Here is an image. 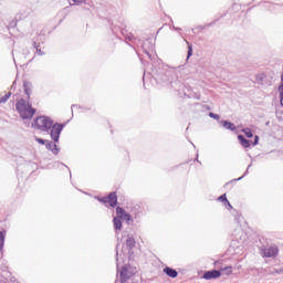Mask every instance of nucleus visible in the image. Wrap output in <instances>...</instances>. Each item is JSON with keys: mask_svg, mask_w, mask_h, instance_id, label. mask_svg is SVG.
Masks as SVG:
<instances>
[{"mask_svg": "<svg viewBox=\"0 0 283 283\" xmlns=\"http://www.w3.org/2000/svg\"><path fill=\"white\" fill-rule=\"evenodd\" d=\"M15 109L18 114L27 120L31 119L34 114H36V108H32V104H30V101H25L23 98L17 102Z\"/></svg>", "mask_w": 283, "mask_h": 283, "instance_id": "obj_1", "label": "nucleus"}, {"mask_svg": "<svg viewBox=\"0 0 283 283\" xmlns=\"http://www.w3.org/2000/svg\"><path fill=\"white\" fill-rule=\"evenodd\" d=\"M52 125H54V123L52 119H50V117L39 116L35 118L33 127L39 132H50V129H52Z\"/></svg>", "mask_w": 283, "mask_h": 283, "instance_id": "obj_2", "label": "nucleus"}, {"mask_svg": "<svg viewBox=\"0 0 283 283\" xmlns=\"http://www.w3.org/2000/svg\"><path fill=\"white\" fill-rule=\"evenodd\" d=\"M261 253L263 258H277L280 250L277 245H271L269 248L261 249Z\"/></svg>", "mask_w": 283, "mask_h": 283, "instance_id": "obj_3", "label": "nucleus"}, {"mask_svg": "<svg viewBox=\"0 0 283 283\" xmlns=\"http://www.w3.org/2000/svg\"><path fill=\"white\" fill-rule=\"evenodd\" d=\"M51 127V138L54 143H59V138L61 137V132H63L64 126L62 124H52Z\"/></svg>", "mask_w": 283, "mask_h": 283, "instance_id": "obj_4", "label": "nucleus"}, {"mask_svg": "<svg viewBox=\"0 0 283 283\" xmlns=\"http://www.w3.org/2000/svg\"><path fill=\"white\" fill-rule=\"evenodd\" d=\"M134 276V272L129 271L127 268H122L119 277H120V283L127 282V280H130Z\"/></svg>", "mask_w": 283, "mask_h": 283, "instance_id": "obj_5", "label": "nucleus"}, {"mask_svg": "<svg viewBox=\"0 0 283 283\" xmlns=\"http://www.w3.org/2000/svg\"><path fill=\"white\" fill-rule=\"evenodd\" d=\"M23 91H24V94L27 95V101H30L32 96V92L34 91V86L32 85V82L24 81Z\"/></svg>", "mask_w": 283, "mask_h": 283, "instance_id": "obj_6", "label": "nucleus"}, {"mask_svg": "<svg viewBox=\"0 0 283 283\" xmlns=\"http://www.w3.org/2000/svg\"><path fill=\"white\" fill-rule=\"evenodd\" d=\"M222 273L218 270H211L203 273V280H218Z\"/></svg>", "mask_w": 283, "mask_h": 283, "instance_id": "obj_7", "label": "nucleus"}, {"mask_svg": "<svg viewBox=\"0 0 283 283\" xmlns=\"http://www.w3.org/2000/svg\"><path fill=\"white\" fill-rule=\"evenodd\" d=\"M116 213L119 220H126V222H129V220H132V216H129V213H127L122 207L116 208Z\"/></svg>", "mask_w": 283, "mask_h": 283, "instance_id": "obj_8", "label": "nucleus"}, {"mask_svg": "<svg viewBox=\"0 0 283 283\" xmlns=\"http://www.w3.org/2000/svg\"><path fill=\"white\" fill-rule=\"evenodd\" d=\"M108 205L109 207H116V205H118V197L116 196V192H111L108 195Z\"/></svg>", "mask_w": 283, "mask_h": 283, "instance_id": "obj_9", "label": "nucleus"}, {"mask_svg": "<svg viewBox=\"0 0 283 283\" xmlns=\"http://www.w3.org/2000/svg\"><path fill=\"white\" fill-rule=\"evenodd\" d=\"M164 273H166V275H168V277H172V279L178 277V271H176L171 268H165Z\"/></svg>", "mask_w": 283, "mask_h": 283, "instance_id": "obj_10", "label": "nucleus"}, {"mask_svg": "<svg viewBox=\"0 0 283 283\" xmlns=\"http://www.w3.org/2000/svg\"><path fill=\"white\" fill-rule=\"evenodd\" d=\"M238 140H239L240 145H242L244 147V149H248V147H251V142L248 140L247 138H244V136L239 135Z\"/></svg>", "mask_w": 283, "mask_h": 283, "instance_id": "obj_11", "label": "nucleus"}, {"mask_svg": "<svg viewBox=\"0 0 283 283\" xmlns=\"http://www.w3.org/2000/svg\"><path fill=\"white\" fill-rule=\"evenodd\" d=\"M221 124L223 125V127L226 129H230V132H235V129H237L235 124H233L231 122L223 120V122H221Z\"/></svg>", "mask_w": 283, "mask_h": 283, "instance_id": "obj_12", "label": "nucleus"}, {"mask_svg": "<svg viewBox=\"0 0 283 283\" xmlns=\"http://www.w3.org/2000/svg\"><path fill=\"white\" fill-rule=\"evenodd\" d=\"M126 247L128 249H134V247H136V239H134V237H129L127 240H126Z\"/></svg>", "mask_w": 283, "mask_h": 283, "instance_id": "obj_13", "label": "nucleus"}, {"mask_svg": "<svg viewBox=\"0 0 283 283\" xmlns=\"http://www.w3.org/2000/svg\"><path fill=\"white\" fill-rule=\"evenodd\" d=\"M220 273H226V275H232L233 274V266L228 265L226 268L220 269Z\"/></svg>", "mask_w": 283, "mask_h": 283, "instance_id": "obj_14", "label": "nucleus"}, {"mask_svg": "<svg viewBox=\"0 0 283 283\" xmlns=\"http://www.w3.org/2000/svg\"><path fill=\"white\" fill-rule=\"evenodd\" d=\"M46 149H51V151H53V154H59V148H57L56 144H53V143L46 144Z\"/></svg>", "mask_w": 283, "mask_h": 283, "instance_id": "obj_15", "label": "nucleus"}, {"mask_svg": "<svg viewBox=\"0 0 283 283\" xmlns=\"http://www.w3.org/2000/svg\"><path fill=\"white\" fill-rule=\"evenodd\" d=\"M113 222H114L115 229L120 230L123 228V222L120 221V219L118 217L114 218Z\"/></svg>", "mask_w": 283, "mask_h": 283, "instance_id": "obj_16", "label": "nucleus"}, {"mask_svg": "<svg viewBox=\"0 0 283 283\" xmlns=\"http://www.w3.org/2000/svg\"><path fill=\"white\" fill-rule=\"evenodd\" d=\"M218 200H219L220 202H227L228 207L232 208V207H231V203L229 202V199H227V193H223L222 196H220V197L218 198Z\"/></svg>", "mask_w": 283, "mask_h": 283, "instance_id": "obj_17", "label": "nucleus"}, {"mask_svg": "<svg viewBox=\"0 0 283 283\" xmlns=\"http://www.w3.org/2000/svg\"><path fill=\"white\" fill-rule=\"evenodd\" d=\"M12 96V93H7L4 96L0 97V104L1 103H8L10 101V97Z\"/></svg>", "mask_w": 283, "mask_h": 283, "instance_id": "obj_18", "label": "nucleus"}, {"mask_svg": "<svg viewBox=\"0 0 283 283\" xmlns=\"http://www.w3.org/2000/svg\"><path fill=\"white\" fill-rule=\"evenodd\" d=\"M242 132L243 134H245L247 138H253V132L251 130V128H245Z\"/></svg>", "mask_w": 283, "mask_h": 283, "instance_id": "obj_19", "label": "nucleus"}, {"mask_svg": "<svg viewBox=\"0 0 283 283\" xmlns=\"http://www.w3.org/2000/svg\"><path fill=\"white\" fill-rule=\"evenodd\" d=\"M280 103L283 106V83L279 86Z\"/></svg>", "mask_w": 283, "mask_h": 283, "instance_id": "obj_20", "label": "nucleus"}, {"mask_svg": "<svg viewBox=\"0 0 283 283\" xmlns=\"http://www.w3.org/2000/svg\"><path fill=\"white\" fill-rule=\"evenodd\" d=\"M6 242V235L0 231V251L3 249V244Z\"/></svg>", "mask_w": 283, "mask_h": 283, "instance_id": "obj_21", "label": "nucleus"}, {"mask_svg": "<svg viewBox=\"0 0 283 283\" xmlns=\"http://www.w3.org/2000/svg\"><path fill=\"white\" fill-rule=\"evenodd\" d=\"M33 45L36 49V53L39 54V56H43V54H45V52H43L41 49H39V46H36V42H34Z\"/></svg>", "mask_w": 283, "mask_h": 283, "instance_id": "obj_22", "label": "nucleus"}, {"mask_svg": "<svg viewBox=\"0 0 283 283\" xmlns=\"http://www.w3.org/2000/svg\"><path fill=\"white\" fill-rule=\"evenodd\" d=\"M210 118H213L214 120H220V115L216 113H209Z\"/></svg>", "mask_w": 283, "mask_h": 283, "instance_id": "obj_23", "label": "nucleus"}, {"mask_svg": "<svg viewBox=\"0 0 283 283\" xmlns=\"http://www.w3.org/2000/svg\"><path fill=\"white\" fill-rule=\"evenodd\" d=\"M36 143H39V145H45V140L39 137H35Z\"/></svg>", "mask_w": 283, "mask_h": 283, "instance_id": "obj_24", "label": "nucleus"}, {"mask_svg": "<svg viewBox=\"0 0 283 283\" xmlns=\"http://www.w3.org/2000/svg\"><path fill=\"white\" fill-rule=\"evenodd\" d=\"M193 54V49L191 46H189L188 49V59L191 57Z\"/></svg>", "mask_w": 283, "mask_h": 283, "instance_id": "obj_25", "label": "nucleus"}, {"mask_svg": "<svg viewBox=\"0 0 283 283\" xmlns=\"http://www.w3.org/2000/svg\"><path fill=\"white\" fill-rule=\"evenodd\" d=\"M99 201L104 202V205H108V197H103Z\"/></svg>", "mask_w": 283, "mask_h": 283, "instance_id": "obj_26", "label": "nucleus"}, {"mask_svg": "<svg viewBox=\"0 0 283 283\" xmlns=\"http://www.w3.org/2000/svg\"><path fill=\"white\" fill-rule=\"evenodd\" d=\"M72 1H74L77 6H78L80 3H85V0H72Z\"/></svg>", "mask_w": 283, "mask_h": 283, "instance_id": "obj_27", "label": "nucleus"}, {"mask_svg": "<svg viewBox=\"0 0 283 283\" xmlns=\"http://www.w3.org/2000/svg\"><path fill=\"white\" fill-rule=\"evenodd\" d=\"M254 145H258V136H255Z\"/></svg>", "mask_w": 283, "mask_h": 283, "instance_id": "obj_28", "label": "nucleus"}]
</instances>
